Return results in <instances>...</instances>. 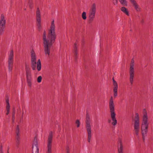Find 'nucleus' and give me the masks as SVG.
Wrapping results in <instances>:
<instances>
[{
    "label": "nucleus",
    "instance_id": "16",
    "mask_svg": "<svg viewBox=\"0 0 153 153\" xmlns=\"http://www.w3.org/2000/svg\"><path fill=\"white\" fill-rule=\"evenodd\" d=\"M14 52L13 50H11L8 52V60H13Z\"/></svg>",
    "mask_w": 153,
    "mask_h": 153
},
{
    "label": "nucleus",
    "instance_id": "22",
    "mask_svg": "<svg viewBox=\"0 0 153 153\" xmlns=\"http://www.w3.org/2000/svg\"><path fill=\"white\" fill-rule=\"evenodd\" d=\"M119 1L122 5L127 6V2L126 0H119Z\"/></svg>",
    "mask_w": 153,
    "mask_h": 153
},
{
    "label": "nucleus",
    "instance_id": "13",
    "mask_svg": "<svg viewBox=\"0 0 153 153\" xmlns=\"http://www.w3.org/2000/svg\"><path fill=\"white\" fill-rule=\"evenodd\" d=\"M32 153H39V149L38 147V143L36 140L34 141L32 147Z\"/></svg>",
    "mask_w": 153,
    "mask_h": 153
},
{
    "label": "nucleus",
    "instance_id": "10",
    "mask_svg": "<svg viewBox=\"0 0 153 153\" xmlns=\"http://www.w3.org/2000/svg\"><path fill=\"white\" fill-rule=\"evenodd\" d=\"M6 20L3 14H1L0 18V35L3 34L5 27Z\"/></svg>",
    "mask_w": 153,
    "mask_h": 153
},
{
    "label": "nucleus",
    "instance_id": "28",
    "mask_svg": "<svg viewBox=\"0 0 153 153\" xmlns=\"http://www.w3.org/2000/svg\"><path fill=\"white\" fill-rule=\"evenodd\" d=\"M113 4L115 5H117V0H114Z\"/></svg>",
    "mask_w": 153,
    "mask_h": 153
},
{
    "label": "nucleus",
    "instance_id": "8",
    "mask_svg": "<svg viewBox=\"0 0 153 153\" xmlns=\"http://www.w3.org/2000/svg\"><path fill=\"white\" fill-rule=\"evenodd\" d=\"M134 60L133 59H132L130 64L129 70V81L131 84H132L133 83L134 78Z\"/></svg>",
    "mask_w": 153,
    "mask_h": 153
},
{
    "label": "nucleus",
    "instance_id": "6",
    "mask_svg": "<svg viewBox=\"0 0 153 153\" xmlns=\"http://www.w3.org/2000/svg\"><path fill=\"white\" fill-rule=\"evenodd\" d=\"M140 118L139 115L136 114L135 117V120L134 124V131L136 136L139 137L140 131Z\"/></svg>",
    "mask_w": 153,
    "mask_h": 153
},
{
    "label": "nucleus",
    "instance_id": "14",
    "mask_svg": "<svg viewBox=\"0 0 153 153\" xmlns=\"http://www.w3.org/2000/svg\"><path fill=\"white\" fill-rule=\"evenodd\" d=\"M6 115H8L10 111V105L9 103V100L7 98L6 100Z\"/></svg>",
    "mask_w": 153,
    "mask_h": 153
},
{
    "label": "nucleus",
    "instance_id": "9",
    "mask_svg": "<svg viewBox=\"0 0 153 153\" xmlns=\"http://www.w3.org/2000/svg\"><path fill=\"white\" fill-rule=\"evenodd\" d=\"M41 11L39 8L38 7L36 11V21L37 25L39 31H40L42 29L41 25Z\"/></svg>",
    "mask_w": 153,
    "mask_h": 153
},
{
    "label": "nucleus",
    "instance_id": "19",
    "mask_svg": "<svg viewBox=\"0 0 153 153\" xmlns=\"http://www.w3.org/2000/svg\"><path fill=\"white\" fill-rule=\"evenodd\" d=\"M16 138L17 140V141L19 142L20 139V134H19V129L18 128L16 130Z\"/></svg>",
    "mask_w": 153,
    "mask_h": 153
},
{
    "label": "nucleus",
    "instance_id": "33",
    "mask_svg": "<svg viewBox=\"0 0 153 153\" xmlns=\"http://www.w3.org/2000/svg\"><path fill=\"white\" fill-rule=\"evenodd\" d=\"M0 153H3V151H1V152H0Z\"/></svg>",
    "mask_w": 153,
    "mask_h": 153
},
{
    "label": "nucleus",
    "instance_id": "12",
    "mask_svg": "<svg viewBox=\"0 0 153 153\" xmlns=\"http://www.w3.org/2000/svg\"><path fill=\"white\" fill-rule=\"evenodd\" d=\"M113 82V85L114 86L113 92L114 96L115 98L117 97L118 95L117 94V89L118 85L117 82L115 80L114 78H112Z\"/></svg>",
    "mask_w": 153,
    "mask_h": 153
},
{
    "label": "nucleus",
    "instance_id": "1",
    "mask_svg": "<svg viewBox=\"0 0 153 153\" xmlns=\"http://www.w3.org/2000/svg\"><path fill=\"white\" fill-rule=\"evenodd\" d=\"M56 36L54 22V20H53L51 22L47 36L45 30L44 31L43 35V40L45 54L48 56L50 54L51 48L55 41Z\"/></svg>",
    "mask_w": 153,
    "mask_h": 153
},
{
    "label": "nucleus",
    "instance_id": "35",
    "mask_svg": "<svg viewBox=\"0 0 153 153\" xmlns=\"http://www.w3.org/2000/svg\"><path fill=\"white\" fill-rule=\"evenodd\" d=\"M75 45H76V44H75ZM75 47H76V45H75Z\"/></svg>",
    "mask_w": 153,
    "mask_h": 153
},
{
    "label": "nucleus",
    "instance_id": "17",
    "mask_svg": "<svg viewBox=\"0 0 153 153\" xmlns=\"http://www.w3.org/2000/svg\"><path fill=\"white\" fill-rule=\"evenodd\" d=\"M121 10L128 16H129V13L128 10L125 7H123L120 9Z\"/></svg>",
    "mask_w": 153,
    "mask_h": 153
},
{
    "label": "nucleus",
    "instance_id": "29",
    "mask_svg": "<svg viewBox=\"0 0 153 153\" xmlns=\"http://www.w3.org/2000/svg\"><path fill=\"white\" fill-rule=\"evenodd\" d=\"M24 114V112H23L22 113V117H21V119H20V122H21L23 120V114Z\"/></svg>",
    "mask_w": 153,
    "mask_h": 153
},
{
    "label": "nucleus",
    "instance_id": "5",
    "mask_svg": "<svg viewBox=\"0 0 153 153\" xmlns=\"http://www.w3.org/2000/svg\"><path fill=\"white\" fill-rule=\"evenodd\" d=\"M91 120L90 116L88 114H87L85 120V127L88 133V140L89 142H90L92 137V132Z\"/></svg>",
    "mask_w": 153,
    "mask_h": 153
},
{
    "label": "nucleus",
    "instance_id": "24",
    "mask_svg": "<svg viewBox=\"0 0 153 153\" xmlns=\"http://www.w3.org/2000/svg\"><path fill=\"white\" fill-rule=\"evenodd\" d=\"M76 124L77 125V127H79L80 125V123L79 120H77L76 121Z\"/></svg>",
    "mask_w": 153,
    "mask_h": 153
},
{
    "label": "nucleus",
    "instance_id": "36",
    "mask_svg": "<svg viewBox=\"0 0 153 153\" xmlns=\"http://www.w3.org/2000/svg\"><path fill=\"white\" fill-rule=\"evenodd\" d=\"M8 153H9L8 152Z\"/></svg>",
    "mask_w": 153,
    "mask_h": 153
},
{
    "label": "nucleus",
    "instance_id": "7",
    "mask_svg": "<svg viewBox=\"0 0 153 153\" xmlns=\"http://www.w3.org/2000/svg\"><path fill=\"white\" fill-rule=\"evenodd\" d=\"M96 5L94 3L91 7L88 13L89 21L92 22L93 21L95 18L96 12Z\"/></svg>",
    "mask_w": 153,
    "mask_h": 153
},
{
    "label": "nucleus",
    "instance_id": "25",
    "mask_svg": "<svg viewBox=\"0 0 153 153\" xmlns=\"http://www.w3.org/2000/svg\"><path fill=\"white\" fill-rule=\"evenodd\" d=\"M42 77L41 76H39L37 79V81L38 83H40L41 82Z\"/></svg>",
    "mask_w": 153,
    "mask_h": 153
},
{
    "label": "nucleus",
    "instance_id": "20",
    "mask_svg": "<svg viewBox=\"0 0 153 153\" xmlns=\"http://www.w3.org/2000/svg\"><path fill=\"white\" fill-rule=\"evenodd\" d=\"M123 146L122 142H120V148L118 149V153H123Z\"/></svg>",
    "mask_w": 153,
    "mask_h": 153
},
{
    "label": "nucleus",
    "instance_id": "32",
    "mask_svg": "<svg viewBox=\"0 0 153 153\" xmlns=\"http://www.w3.org/2000/svg\"><path fill=\"white\" fill-rule=\"evenodd\" d=\"M145 135H144V136L142 135L143 138V140H145Z\"/></svg>",
    "mask_w": 153,
    "mask_h": 153
},
{
    "label": "nucleus",
    "instance_id": "27",
    "mask_svg": "<svg viewBox=\"0 0 153 153\" xmlns=\"http://www.w3.org/2000/svg\"><path fill=\"white\" fill-rule=\"evenodd\" d=\"M129 1H130L132 4H133L134 3L137 2L135 0H129Z\"/></svg>",
    "mask_w": 153,
    "mask_h": 153
},
{
    "label": "nucleus",
    "instance_id": "21",
    "mask_svg": "<svg viewBox=\"0 0 153 153\" xmlns=\"http://www.w3.org/2000/svg\"><path fill=\"white\" fill-rule=\"evenodd\" d=\"M26 76L27 79H31V72L29 71H26Z\"/></svg>",
    "mask_w": 153,
    "mask_h": 153
},
{
    "label": "nucleus",
    "instance_id": "31",
    "mask_svg": "<svg viewBox=\"0 0 153 153\" xmlns=\"http://www.w3.org/2000/svg\"><path fill=\"white\" fill-rule=\"evenodd\" d=\"M74 49H75V54H76L77 51H76V47L74 48Z\"/></svg>",
    "mask_w": 153,
    "mask_h": 153
},
{
    "label": "nucleus",
    "instance_id": "4",
    "mask_svg": "<svg viewBox=\"0 0 153 153\" xmlns=\"http://www.w3.org/2000/svg\"><path fill=\"white\" fill-rule=\"evenodd\" d=\"M31 65L32 69L34 70L36 69V65L37 64V68L38 71H39L41 68V61L40 59H39L36 63V56L34 51L32 50L31 52Z\"/></svg>",
    "mask_w": 153,
    "mask_h": 153
},
{
    "label": "nucleus",
    "instance_id": "34",
    "mask_svg": "<svg viewBox=\"0 0 153 153\" xmlns=\"http://www.w3.org/2000/svg\"><path fill=\"white\" fill-rule=\"evenodd\" d=\"M67 153H69V152H67Z\"/></svg>",
    "mask_w": 153,
    "mask_h": 153
},
{
    "label": "nucleus",
    "instance_id": "26",
    "mask_svg": "<svg viewBox=\"0 0 153 153\" xmlns=\"http://www.w3.org/2000/svg\"><path fill=\"white\" fill-rule=\"evenodd\" d=\"M27 82L28 85L30 87L31 85V83L30 79H27Z\"/></svg>",
    "mask_w": 153,
    "mask_h": 153
},
{
    "label": "nucleus",
    "instance_id": "23",
    "mask_svg": "<svg viewBox=\"0 0 153 153\" xmlns=\"http://www.w3.org/2000/svg\"><path fill=\"white\" fill-rule=\"evenodd\" d=\"M82 17L83 20H85L86 18V13L85 12H83L82 14Z\"/></svg>",
    "mask_w": 153,
    "mask_h": 153
},
{
    "label": "nucleus",
    "instance_id": "30",
    "mask_svg": "<svg viewBox=\"0 0 153 153\" xmlns=\"http://www.w3.org/2000/svg\"><path fill=\"white\" fill-rule=\"evenodd\" d=\"M1 151H2V146H0V152H1Z\"/></svg>",
    "mask_w": 153,
    "mask_h": 153
},
{
    "label": "nucleus",
    "instance_id": "15",
    "mask_svg": "<svg viewBox=\"0 0 153 153\" xmlns=\"http://www.w3.org/2000/svg\"><path fill=\"white\" fill-rule=\"evenodd\" d=\"M13 60H8V68L9 72H11L13 69Z\"/></svg>",
    "mask_w": 153,
    "mask_h": 153
},
{
    "label": "nucleus",
    "instance_id": "3",
    "mask_svg": "<svg viewBox=\"0 0 153 153\" xmlns=\"http://www.w3.org/2000/svg\"><path fill=\"white\" fill-rule=\"evenodd\" d=\"M148 116L146 110H143V119L141 125V130L142 135H146L148 132L149 123Z\"/></svg>",
    "mask_w": 153,
    "mask_h": 153
},
{
    "label": "nucleus",
    "instance_id": "2",
    "mask_svg": "<svg viewBox=\"0 0 153 153\" xmlns=\"http://www.w3.org/2000/svg\"><path fill=\"white\" fill-rule=\"evenodd\" d=\"M109 106L111 119H108V123H111L113 126H115L117 124V120L116 118V114L115 111V105L114 102L113 97L112 96L110 97Z\"/></svg>",
    "mask_w": 153,
    "mask_h": 153
},
{
    "label": "nucleus",
    "instance_id": "18",
    "mask_svg": "<svg viewBox=\"0 0 153 153\" xmlns=\"http://www.w3.org/2000/svg\"><path fill=\"white\" fill-rule=\"evenodd\" d=\"M132 5L137 11L140 12V11L141 8L140 7L139 5H138L137 2L134 3Z\"/></svg>",
    "mask_w": 153,
    "mask_h": 153
},
{
    "label": "nucleus",
    "instance_id": "11",
    "mask_svg": "<svg viewBox=\"0 0 153 153\" xmlns=\"http://www.w3.org/2000/svg\"><path fill=\"white\" fill-rule=\"evenodd\" d=\"M53 138V133L51 131L49 134L47 144V153H52V140Z\"/></svg>",
    "mask_w": 153,
    "mask_h": 153
}]
</instances>
